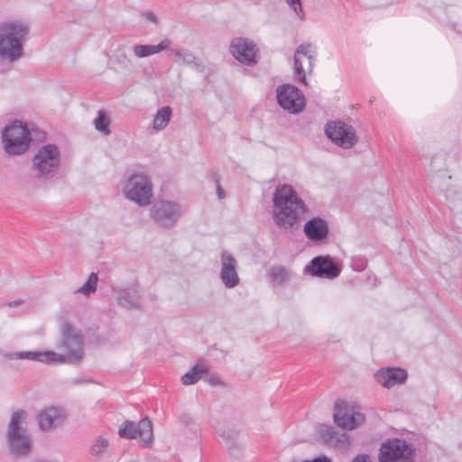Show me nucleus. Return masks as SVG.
Instances as JSON below:
<instances>
[{"label":"nucleus","instance_id":"6ab92c4d","mask_svg":"<svg viewBox=\"0 0 462 462\" xmlns=\"http://www.w3.org/2000/svg\"><path fill=\"white\" fill-rule=\"evenodd\" d=\"M408 374L406 370L400 367L381 368L374 374V378L378 383L384 388H392L396 384H402L407 380Z\"/></svg>","mask_w":462,"mask_h":462},{"label":"nucleus","instance_id":"2eb2a0df","mask_svg":"<svg viewBox=\"0 0 462 462\" xmlns=\"http://www.w3.org/2000/svg\"><path fill=\"white\" fill-rule=\"evenodd\" d=\"M118 434L125 439H137L142 441L143 447H148L152 440V424L148 418L141 420L138 423L125 420L120 427Z\"/></svg>","mask_w":462,"mask_h":462},{"label":"nucleus","instance_id":"ddd939ff","mask_svg":"<svg viewBox=\"0 0 462 462\" xmlns=\"http://www.w3.org/2000/svg\"><path fill=\"white\" fill-rule=\"evenodd\" d=\"M316 53V47L310 42L300 44L294 51V72L304 85L308 84L306 74L312 72Z\"/></svg>","mask_w":462,"mask_h":462},{"label":"nucleus","instance_id":"20e7f679","mask_svg":"<svg viewBox=\"0 0 462 462\" xmlns=\"http://www.w3.org/2000/svg\"><path fill=\"white\" fill-rule=\"evenodd\" d=\"M32 142L30 130L25 123L14 120L2 132V143L5 151L10 155L24 153Z\"/></svg>","mask_w":462,"mask_h":462},{"label":"nucleus","instance_id":"72a5a7b5","mask_svg":"<svg viewBox=\"0 0 462 462\" xmlns=\"http://www.w3.org/2000/svg\"><path fill=\"white\" fill-rule=\"evenodd\" d=\"M213 179L216 183L217 195L219 199H223L226 197V193L219 183V175L217 172L213 173Z\"/></svg>","mask_w":462,"mask_h":462},{"label":"nucleus","instance_id":"f3484780","mask_svg":"<svg viewBox=\"0 0 462 462\" xmlns=\"http://www.w3.org/2000/svg\"><path fill=\"white\" fill-rule=\"evenodd\" d=\"M221 270L220 279L226 288H234L240 282L236 272L237 262L236 258L226 250H223L220 255Z\"/></svg>","mask_w":462,"mask_h":462},{"label":"nucleus","instance_id":"f03ea898","mask_svg":"<svg viewBox=\"0 0 462 462\" xmlns=\"http://www.w3.org/2000/svg\"><path fill=\"white\" fill-rule=\"evenodd\" d=\"M29 33V26L18 21L2 23L0 26V58L9 61L20 59L23 54V41Z\"/></svg>","mask_w":462,"mask_h":462},{"label":"nucleus","instance_id":"423d86ee","mask_svg":"<svg viewBox=\"0 0 462 462\" xmlns=\"http://www.w3.org/2000/svg\"><path fill=\"white\" fill-rule=\"evenodd\" d=\"M60 151L56 144H44L34 154L32 169L39 179H52L60 170Z\"/></svg>","mask_w":462,"mask_h":462},{"label":"nucleus","instance_id":"a211bd4d","mask_svg":"<svg viewBox=\"0 0 462 462\" xmlns=\"http://www.w3.org/2000/svg\"><path fill=\"white\" fill-rule=\"evenodd\" d=\"M303 232L311 242L323 244L328 239L329 227L326 219L314 217L304 224Z\"/></svg>","mask_w":462,"mask_h":462},{"label":"nucleus","instance_id":"412c9836","mask_svg":"<svg viewBox=\"0 0 462 462\" xmlns=\"http://www.w3.org/2000/svg\"><path fill=\"white\" fill-rule=\"evenodd\" d=\"M61 420V411L54 407L42 411L37 416L39 428L44 431L52 429V427L57 424H60Z\"/></svg>","mask_w":462,"mask_h":462},{"label":"nucleus","instance_id":"7c9ffc66","mask_svg":"<svg viewBox=\"0 0 462 462\" xmlns=\"http://www.w3.org/2000/svg\"><path fill=\"white\" fill-rule=\"evenodd\" d=\"M108 440L103 437H97L90 448L93 456L100 457L106 451L108 448Z\"/></svg>","mask_w":462,"mask_h":462},{"label":"nucleus","instance_id":"f704fd0d","mask_svg":"<svg viewBox=\"0 0 462 462\" xmlns=\"http://www.w3.org/2000/svg\"><path fill=\"white\" fill-rule=\"evenodd\" d=\"M352 462H372V461L368 455L358 454L353 458Z\"/></svg>","mask_w":462,"mask_h":462},{"label":"nucleus","instance_id":"1a4fd4ad","mask_svg":"<svg viewBox=\"0 0 462 462\" xmlns=\"http://www.w3.org/2000/svg\"><path fill=\"white\" fill-rule=\"evenodd\" d=\"M182 213L181 206L171 200L155 202L150 217L154 223L163 229H171L176 226Z\"/></svg>","mask_w":462,"mask_h":462},{"label":"nucleus","instance_id":"bb28decb","mask_svg":"<svg viewBox=\"0 0 462 462\" xmlns=\"http://www.w3.org/2000/svg\"><path fill=\"white\" fill-rule=\"evenodd\" d=\"M172 115V109L169 106H165L158 109L152 120V127L156 131H162L169 125Z\"/></svg>","mask_w":462,"mask_h":462},{"label":"nucleus","instance_id":"ea45409f","mask_svg":"<svg viewBox=\"0 0 462 462\" xmlns=\"http://www.w3.org/2000/svg\"><path fill=\"white\" fill-rule=\"evenodd\" d=\"M89 382H91V381L90 380L79 379V378L75 379V383H89Z\"/></svg>","mask_w":462,"mask_h":462},{"label":"nucleus","instance_id":"b1692460","mask_svg":"<svg viewBox=\"0 0 462 462\" xmlns=\"http://www.w3.org/2000/svg\"><path fill=\"white\" fill-rule=\"evenodd\" d=\"M62 334V346H66L68 344H74L76 346H83V337L81 332L75 328V327L69 323L65 322L61 326Z\"/></svg>","mask_w":462,"mask_h":462},{"label":"nucleus","instance_id":"0eeeda50","mask_svg":"<svg viewBox=\"0 0 462 462\" xmlns=\"http://www.w3.org/2000/svg\"><path fill=\"white\" fill-rule=\"evenodd\" d=\"M415 450L402 439H388L380 447L379 462H414Z\"/></svg>","mask_w":462,"mask_h":462},{"label":"nucleus","instance_id":"e433bc0d","mask_svg":"<svg viewBox=\"0 0 462 462\" xmlns=\"http://www.w3.org/2000/svg\"><path fill=\"white\" fill-rule=\"evenodd\" d=\"M23 302V300L19 299V300H13V301H9L7 303V306L10 307V308H14V307H17V306L21 305Z\"/></svg>","mask_w":462,"mask_h":462},{"label":"nucleus","instance_id":"f8f14e48","mask_svg":"<svg viewBox=\"0 0 462 462\" xmlns=\"http://www.w3.org/2000/svg\"><path fill=\"white\" fill-rule=\"evenodd\" d=\"M276 97L279 106L293 115L300 114L306 106L303 93L291 84L279 86L276 89Z\"/></svg>","mask_w":462,"mask_h":462},{"label":"nucleus","instance_id":"39448f33","mask_svg":"<svg viewBox=\"0 0 462 462\" xmlns=\"http://www.w3.org/2000/svg\"><path fill=\"white\" fill-rule=\"evenodd\" d=\"M26 418V412L19 410L12 414L8 426L7 441L12 454L15 457L28 456L32 448V440L26 430L21 427Z\"/></svg>","mask_w":462,"mask_h":462},{"label":"nucleus","instance_id":"4468645a","mask_svg":"<svg viewBox=\"0 0 462 462\" xmlns=\"http://www.w3.org/2000/svg\"><path fill=\"white\" fill-rule=\"evenodd\" d=\"M304 271L313 277L335 279L339 276L341 266L330 255H319L306 265Z\"/></svg>","mask_w":462,"mask_h":462},{"label":"nucleus","instance_id":"473e14b6","mask_svg":"<svg viewBox=\"0 0 462 462\" xmlns=\"http://www.w3.org/2000/svg\"><path fill=\"white\" fill-rule=\"evenodd\" d=\"M290 8L297 14L301 20H305V13L302 8L301 0H285Z\"/></svg>","mask_w":462,"mask_h":462},{"label":"nucleus","instance_id":"5701e85b","mask_svg":"<svg viewBox=\"0 0 462 462\" xmlns=\"http://www.w3.org/2000/svg\"><path fill=\"white\" fill-rule=\"evenodd\" d=\"M117 299L119 304L127 309H139L141 307V295L137 286L122 291Z\"/></svg>","mask_w":462,"mask_h":462},{"label":"nucleus","instance_id":"dca6fc26","mask_svg":"<svg viewBox=\"0 0 462 462\" xmlns=\"http://www.w3.org/2000/svg\"><path fill=\"white\" fill-rule=\"evenodd\" d=\"M230 52L236 60L245 65L252 66L257 63L256 47L245 39H234L230 45Z\"/></svg>","mask_w":462,"mask_h":462},{"label":"nucleus","instance_id":"58836bf2","mask_svg":"<svg viewBox=\"0 0 462 462\" xmlns=\"http://www.w3.org/2000/svg\"><path fill=\"white\" fill-rule=\"evenodd\" d=\"M146 17H147L150 21H152V22H153V23H157V22H158L156 15H155L153 13H152V12H148V13L146 14Z\"/></svg>","mask_w":462,"mask_h":462},{"label":"nucleus","instance_id":"f257e3e1","mask_svg":"<svg viewBox=\"0 0 462 462\" xmlns=\"http://www.w3.org/2000/svg\"><path fill=\"white\" fill-rule=\"evenodd\" d=\"M273 218L280 227H292L305 210L303 200L298 196L291 185H279L273 196Z\"/></svg>","mask_w":462,"mask_h":462},{"label":"nucleus","instance_id":"c756f323","mask_svg":"<svg viewBox=\"0 0 462 462\" xmlns=\"http://www.w3.org/2000/svg\"><path fill=\"white\" fill-rule=\"evenodd\" d=\"M98 282V276L95 273H91L87 282L79 287L76 292L82 293L86 296H89L97 291V285Z\"/></svg>","mask_w":462,"mask_h":462},{"label":"nucleus","instance_id":"7ed1b4c3","mask_svg":"<svg viewBox=\"0 0 462 462\" xmlns=\"http://www.w3.org/2000/svg\"><path fill=\"white\" fill-rule=\"evenodd\" d=\"M65 354H58L53 351H22L4 352L1 355L9 360L28 359L47 364H78L81 361L84 352L83 348H65Z\"/></svg>","mask_w":462,"mask_h":462},{"label":"nucleus","instance_id":"4be33fe9","mask_svg":"<svg viewBox=\"0 0 462 462\" xmlns=\"http://www.w3.org/2000/svg\"><path fill=\"white\" fill-rule=\"evenodd\" d=\"M267 276L273 287H282L291 281L292 272L285 266L275 265L269 269Z\"/></svg>","mask_w":462,"mask_h":462},{"label":"nucleus","instance_id":"2f4dec72","mask_svg":"<svg viewBox=\"0 0 462 462\" xmlns=\"http://www.w3.org/2000/svg\"><path fill=\"white\" fill-rule=\"evenodd\" d=\"M367 259L365 256L357 255L351 258V268L356 272H363L367 267Z\"/></svg>","mask_w":462,"mask_h":462},{"label":"nucleus","instance_id":"9d476101","mask_svg":"<svg viewBox=\"0 0 462 462\" xmlns=\"http://www.w3.org/2000/svg\"><path fill=\"white\" fill-rule=\"evenodd\" d=\"M327 137L337 146L351 149L357 143L356 129L343 121H330L325 125Z\"/></svg>","mask_w":462,"mask_h":462},{"label":"nucleus","instance_id":"9b49d317","mask_svg":"<svg viewBox=\"0 0 462 462\" xmlns=\"http://www.w3.org/2000/svg\"><path fill=\"white\" fill-rule=\"evenodd\" d=\"M333 418L339 428L348 430L365 422V415L360 411V408L344 401L335 403Z\"/></svg>","mask_w":462,"mask_h":462},{"label":"nucleus","instance_id":"c85d7f7f","mask_svg":"<svg viewBox=\"0 0 462 462\" xmlns=\"http://www.w3.org/2000/svg\"><path fill=\"white\" fill-rule=\"evenodd\" d=\"M95 127L97 131L104 134H109L111 133L109 125L110 119L104 110H100L97 113V116L94 121Z\"/></svg>","mask_w":462,"mask_h":462},{"label":"nucleus","instance_id":"393cba45","mask_svg":"<svg viewBox=\"0 0 462 462\" xmlns=\"http://www.w3.org/2000/svg\"><path fill=\"white\" fill-rule=\"evenodd\" d=\"M171 41L169 39L162 40L157 45H141L137 44L134 47V53L137 58H144L152 54L159 53L169 48Z\"/></svg>","mask_w":462,"mask_h":462},{"label":"nucleus","instance_id":"4c0bfd02","mask_svg":"<svg viewBox=\"0 0 462 462\" xmlns=\"http://www.w3.org/2000/svg\"><path fill=\"white\" fill-rule=\"evenodd\" d=\"M305 462H331V460L326 457H316L311 461H305Z\"/></svg>","mask_w":462,"mask_h":462},{"label":"nucleus","instance_id":"6e6552de","mask_svg":"<svg viewBox=\"0 0 462 462\" xmlns=\"http://www.w3.org/2000/svg\"><path fill=\"white\" fill-rule=\"evenodd\" d=\"M125 197L139 206H148L152 202V185L143 173L132 174L125 185Z\"/></svg>","mask_w":462,"mask_h":462},{"label":"nucleus","instance_id":"c9c22d12","mask_svg":"<svg viewBox=\"0 0 462 462\" xmlns=\"http://www.w3.org/2000/svg\"><path fill=\"white\" fill-rule=\"evenodd\" d=\"M208 383L211 384V385H221L222 384V381L220 380V378L217 377V376H210L208 379Z\"/></svg>","mask_w":462,"mask_h":462},{"label":"nucleus","instance_id":"a878e982","mask_svg":"<svg viewBox=\"0 0 462 462\" xmlns=\"http://www.w3.org/2000/svg\"><path fill=\"white\" fill-rule=\"evenodd\" d=\"M208 372V365L204 361H199L193 367L185 373L181 377V383L184 385L196 383L204 374Z\"/></svg>","mask_w":462,"mask_h":462},{"label":"nucleus","instance_id":"aec40b11","mask_svg":"<svg viewBox=\"0 0 462 462\" xmlns=\"http://www.w3.org/2000/svg\"><path fill=\"white\" fill-rule=\"evenodd\" d=\"M319 436L322 441L330 447L346 448L350 445L346 434L338 435L332 426H323L319 430Z\"/></svg>","mask_w":462,"mask_h":462},{"label":"nucleus","instance_id":"cd10ccee","mask_svg":"<svg viewBox=\"0 0 462 462\" xmlns=\"http://www.w3.org/2000/svg\"><path fill=\"white\" fill-rule=\"evenodd\" d=\"M171 52L181 59L184 63L188 65H194L198 70H203V64L200 62L198 58L191 52L186 50H175L171 51Z\"/></svg>","mask_w":462,"mask_h":462}]
</instances>
